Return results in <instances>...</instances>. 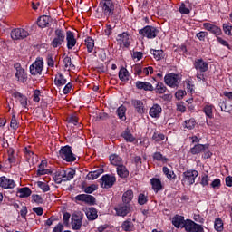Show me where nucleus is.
<instances>
[{
    "instance_id": "nucleus-35",
    "label": "nucleus",
    "mask_w": 232,
    "mask_h": 232,
    "mask_svg": "<svg viewBox=\"0 0 232 232\" xmlns=\"http://www.w3.org/2000/svg\"><path fill=\"white\" fill-rule=\"evenodd\" d=\"M67 81L66 78H64V75L58 73L55 75L54 78V84L57 86V88H61V86H64L66 84Z\"/></svg>"
},
{
    "instance_id": "nucleus-49",
    "label": "nucleus",
    "mask_w": 232,
    "mask_h": 232,
    "mask_svg": "<svg viewBox=\"0 0 232 232\" xmlns=\"http://www.w3.org/2000/svg\"><path fill=\"white\" fill-rule=\"evenodd\" d=\"M223 32L225 35H228V37H232V25L231 24H222Z\"/></svg>"
},
{
    "instance_id": "nucleus-8",
    "label": "nucleus",
    "mask_w": 232,
    "mask_h": 232,
    "mask_svg": "<svg viewBox=\"0 0 232 232\" xmlns=\"http://www.w3.org/2000/svg\"><path fill=\"white\" fill-rule=\"evenodd\" d=\"M140 35L141 37H146L147 39H155L159 34V30L157 27L152 25H146L142 29L139 30Z\"/></svg>"
},
{
    "instance_id": "nucleus-13",
    "label": "nucleus",
    "mask_w": 232,
    "mask_h": 232,
    "mask_svg": "<svg viewBox=\"0 0 232 232\" xmlns=\"http://www.w3.org/2000/svg\"><path fill=\"white\" fill-rule=\"evenodd\" d=\"M28 35H30V33L23 28H14L11 31V39L14 41H23V39H26Z\"/></svg>"
},
{
    "instance_id": "nucleus-47",
    "label": "nucleus",
    "mask_w": 232,
    "mask_h": 232,
    "mask_svg": "<svg viewBox=\"0 0 232 232\" xmlns=\"http://www.w3.org/2000/svg\"><path fill=\"white\" fill-rule=\"evenodd\" d=\"M203 112L208 119H213V105H205V107L203 108Z\"/></svg>"
},
{
    "instance_id": "nucleus-30",
    "label": "nucleus",
    "mask_w": 232,
    "mask_h": 232,
    "mask_svg": "<svg viewBox=\"0 0 232 232\" xmlns=\"http://www.w3.org/2000/svg\"><path fill=\"white\" fill-rule=\"evenodd\" d=\"M118 77L122 82L130 81V72L125 67H121L119 71Z\"/></svg>"
},
{
    "instance_id": "nucleus-19",
    "label": "nucleus",
    "mask_w": 232,
    "mask_h": 232,
    "mask_svg": "<svg viewBox=\"0 0 232 232\" xmlns=\"http://www.w3.org/2000/svg\"><path fill=\"white\" fill-rule=\"evenodd\" d=\"M65 41L67 43V49L72 50L77 44V39H75V34L72 31H66Z\"/></svg>"
},
{
    "instance_id": "nucleus-38",
    "label": "nucleus",
    "mask_w": 232,
    "mask_h": 232,
    "mask_svg": "<svg viewBox=\"0 0 232 232\" xmlns=\"http://www.w3.org/2000/svg\"><path fill=\"white\" fill-rule=\"evenodd\" d=\"M122 203L123 204H130L131 200H133V190L129 189L125 191L122 195Z\"/></svg>"
},
{
    "instance_id": "nucleus-20",
    "label": "nucleus",
    "mask_w": 232,
    "mask_h": 232,
    "mask_svg": "<svg viewBox=\"0 0 232 232\" xmlns=\"http://www.w3.org/2000/svg\"><path fill=\"white\" fill-rule=\"evenodd\" d=\"M208 148L209 144L198 143L190 148L189 153H191V155H199V153H203V151H206Z\"/></svg>"
},
{
    "instance_id": "nucleus-59",
    "label": "nucleus",
    "mask_w": 232,
    "mask_h": 232,
    "mask_svg": "<svg viewBox=\"0 0 232 232\" xmlns=\"http://www.w3.org/2000/svg\"><path fill=\"white\" fill-rule=\"evenodd\" d=\"M179 13L184 14L185 15H189V14L191 13V10L186 7V4L181 3V5H179Z\"/></svg>"
},
{
    "instance_id": "nucleus-64",
    "label": "nucleus",
    "mask_w": 232,
    "mask_h": 232,
    "mask_svg": "<svg viewBox=\"0 0 232 232\" xmlns=\"http://www.w3.org/2000/svg\"><path fill=\"white\" fill-rule=\"evenodd\" d=\"M32 198L33 201L35 202L36 204H43V202H44L43 197H41V195L38 194H33Z\"/></svg>"
},
{
    "instance_id": "nucleus-52",
    "label": "nucleus",
    "mask_w": 232,
    "mask_h": 232,
    "mask_svg": "<svg viewBox=\"0 0 232 232\" xmlns=\"http://www.w3.org/2000/svg\"><path fill=\"white\" fill-rule=\"evenodd\" d=\"M10 128H12V130H17V128H19V123L17 122V118H15L14 112L12 113Z\"/></svg>"
},
{
    "instance_id": "nucleus-5",
    "label": "nucleus",
    "mask_w": 232,
    "mask_h": 232,
    "mask_svg": "<svg viewBox=\"0 0 232 232\" xmlns=\"http://www.w3.org/2000/svg\"><path fill=\"white\" fill-rule=\"evenodd\" d=\"M180 81V76L175 72H170L164 76V82L167 86H169V88H179Z\"/></svg>"
},
{
    "instance_id": "nucleus-39",
    "label": "nucleus",
    "mask_w": 232,
    "mask_h": 232,
    "mask_svg": "<svg viewBox=\"0 0 232 232\" xmlns=\"http://www.w3.org/2000/svg\"><path fill=\"white\" fill-rule=\"evenodd\" d=\"M150 53L153 55L156 61H162V59L165 57L164 51L162 50L150 49Z\"/></svg>"
},
{
    "instance_id": "nucleus-61",
    "label": "nucleus",
    "mask_w": 232,
    "mask_h": 232,
    "mask_svg": "<svg viewBox=\"0 0 232 232\" xmlns=\"http://www.w3.org/2000/svg\"><path fill=\"white\" fill-rule=\"evenodd\" d=\"M97 189H99L97 185L92 184L85 188L84 193H88L90 195V194L93 193V191H97Z\"/></svg>"
},
{
    "instance_id": "nucleus-28",
    "label": "nucleus",
    "mask_w": 232,
    "mask_h": 232,
    "mask_svg": "<svg viewBox=\"0 0 232 232\" xmlns=\"http://www.w3.org/2000/svg\"><path fill=\"white\" fill-rule=\"evenodd\" d=\"M116 171H117V175L121 178V179H128V177H130V171L128 170V168H126V166L124 165H119L116 168Z\"/></svg>"
},
{
    "instance_id": "nucleus-7",
    "label": "nucleus",
    "mask_w": 232,
    "mask_h": 232,
    "mask_svg": "<svg viewBox=\"0 0 232 232\" xmlns=\"http://www.w3.org/2000/svg\"><path fill=\"white\" fill-rule=\"evenodd\" d=\"M44 68V60L41 57L36 58V60L30 65L29 70L31 75H41L43 73V69Z\"/></svg>"
},
{
    "instance_id": "nucleus-2",
    "label": "nucleus",
    "mask_w": 232,
    "mask_h": 232,
    "mask_svg": "<svg viewBox=\"0 0 232 232\" xmlns=\"http://www.w3.org/2000/svg\"><path fill=\"white\" fill-rule=\"evenodd\" d=\"M99 5L102 8V14L105 17H113V14L117 12V5L113 0H102Z\"/></svg>"
},
{
    "instance_id": "nucleus-37",
    "label": "nucleus",
    "mask_w": 232,
    "mask_h": 232,
    "mask_svg": "<svg viewBox=\"0 0 232 232\" xmlns=\"http://www.w3.org/2000/svg\"><path fill=\"white\" fill-rule=\"evenodd\" d=\"M17 195L20 197V198H26L32 195V189H30L28 187L21 188L17 191Z\"/></svg>"
},
{
    "instance_id": "nucleus-50",
    "label": "nucleus",
    "mask_w": 232,
    "mask_h": 232,
    "mask_svg": "<svg viewBox=\"0 0 232 232\" xmlns=\"http://www.w3.org/2000/svg\"><path fill=\"white\" fill-rule=\"evenodd\" d=\"M166 90H168V88L164 86V83L162 82L157 83L155 88L156 93H160V94L166 93Z\"/></svg>"
},
{
    "instance_id": "nucleus-11",
    "label": "nucleus",
    "mask_w": 232,
    "mask_h": 232,
    "mask_svg": "<svg viewBox=\"0 0 232 232\" xmlns=\"http://www.w3.org/2000/svg\"><path fill=\"white\" fill-rule=\"evenodd\" d=\"M14 68L16 70V81H18V82H22L23 84L24 82H26V81H28V74L26 73V71L21 66V63H15L14 64Z\"/></svg>"
},
{
    "instance_id": "nucleus-3",
    "label": "nucleus",
    "mask_w": 232,
    "mask_h": 232,
    "mask_svg": "<svg viewBox=\"0 0 232 232\" xmlns=\"http://www.w3.org/2000/svg\"><path fill=\"white\" fill-rule=\"evenodd\" d=\"M59 157H61L63 160H65V162H75V160H77V157H75V154L72 151V146L70 145L61 147Z\"/></svg>"
},
{
    "instance_id": "nucleus-54",
    "label": "nucleus",
    "mask_w": 232,
    "mask_h": 232,
    "mask_svg": "<svg viewBox=\"0 0 232 232\" xmlns=\"http://www.w3.org/2000/svg\"><path fill=\"white\" fill-rule=\"evenodd\" d=\"M37 186L42 189L44 193H47V191H50V185L48 183H44L43 181H37Z\"/></svg>"
},
{
    "instance_id": "nucleus-18",
    "label": "nucleus",
    "mask_w": 232,
    "mask_h": 232,
    "mask_svg": "<svg viewBox=\"0 0 232 232\" xmlns=\"http://www.w3.org/2000/svg\"><path fill=\"white\" fill-rule=\"evenodd\" d=\"M17 184L14 179H8L5 176L0 177V188L3 189H14Z\"/></svg>"
},
{
    "instance_id": "nucleus-46",
    "label": "nucleus",
    "mask_w": 232,
    "mask_h": 232,
    "mask_svg": "<svg viewBox=\"0 0 232 232\" xmlns=\"http://www.w3.org/2000/svg\"><path fill=\"white\" fill-rule=\"evenodd\" d=\"M199 179H200L199 184L200 186H202V188H206L209 186L210 179L208 174L203 173Z\"/></svg>"
},
{
    "instance_id": "nucleus-26",
    "label": "nucleus",
    "mask_w": 232,
    "mask_h": 232,
    "mask_svg": "<svg viewBox=\"0 0 232 232\" xmlns=\"http://www.w3.org/2000/svg\"><path fill=\"white\" fill-rule=\"evenodd\" d=\"M150 184L152 186L153 191L155 193H159V191H162L163 186H162V181L159 178H152L150 179Z\"/></svg>"
},
{
    "instance_id": "nucleus-24",
    "label": "nucleus",
    "mask_w": 232,
    "mask_h": 232,
    "mask_svg": "<svg viewBox=\"0 0 232 232\" xmlns=\"http://www.w3.org/2000/svg\"><path fill=\"white\" fill-rule=\"evenodd\" d=\"M136 88L138 90H144L145 92H153L155 88L153 85L148 82L137 81L136 82Z\"/></svg>"
},
{
    "instance_id": "nucleus-62",
    "label": "nucleus",
    "mask_w": 232,
    "mask_h": 232,
    "mask_svg": "<svg viewBox=\"0 0 232 232\" xmlns=\"http://www.w3.org/2000/svg\"><path fill=\"white\" fill-rule=\"evenodd\" d=\"M33 101L34 102H39V101H41V91L39 89L34 90L33 93Z\"/></svg>"
},
{
    "instance_id": "nucleus-63",
    "label": "nucleus",
    "mask_w": 232,
    "mask_h": 232,
    "mask_svg": "<svg viewBox=\"0 0 232 232\" xmlns=\"http://www.w3.org/2000/svg\"><path fill=\"white\" fill-rule=\"evenodd\" d=\"M134 75L140 77L142 75V64H136L133 67Z\"/></svg>"
},
{
    "instance_id": "nucleus-42",
    "label": "nucleus",
    "mask_w": 232,
    "mask_h": 232,
    "mask_svg": "<svg viewBox=\"0 0 232 232\" xmlns=\"http://www.w3.org/2000/svg\"><path fill=\"white\" fill-rule=\"evenodd\" d=\"M162 171L169 180H175L177 179V174L168 167H163Z\"/></svg>"
},
{
    "instance_id": "nucleus-53",
    "label": "nucleus",
    "mask_w": 232,
    "mask_h": 232,
    "mask_svg": "<svg viewBox=\"0 0 232 232\" xmlns=\"http://www.w3.org/2000/svg\"><path fill=\"white\" fill-rule=\"evenodd\" d=\"M138 204H140V206H144L145 204H148V196H145L144 193L139 194Z\"/></svg>"
},
{
    "instance_id": "nucleus-12",
    "label": "nucleus",
    "mask_w": 232,
    "mask_h": 232,
    "mask_svg": "<svg viewBox=\"0 0 232 232\" xmlns=\"http://www.w3.org/2000/svg\"><path fill=\"white\" fill-rule=\"evenodd\" d=\"M183 229H185L186 232H204L202 225L197 224L191 219H186Z\"/></svg>"
},
{
    "instance_id": "nucleus-9",
    "label": "nucleus",
    "mask_w": 232,
    "mask_h": 232,
    "mask_svg": "<svg viewBox=\"0 0 232 232\" xmlns=\"http://www.w3.org/2000/svg\"><path fill=\"white\" fill-rule=\"evenodd\" d=\"M130 102H131V106H133L138 115H144V113H148V107H146V101L131 99Z\"/></svg>"
},
{
    "instance_id": "nucleus-60",
    "label": "nucleus",
    "mask_w": 232,
    "mask_h": 232,
    "mask_svg": "<svg viewBox=\"0 0 232 232\" xmlns=\"http://www.w3.org/2000/svg\"><path fill=\"white\" fill-rule=\"evenodd\" d=\"M217 41L219 44H221V46H225L226 48H227V50H231V45L229 44V43L224 40L222 37H218Z\"/></svg>"
},
{
    "instance_id": "nucleus-4",
    "label": "nucleus",
    "mask_w": 232,
    "mask_h": 232,
    "mask_svg": "<svg viewBox=\"0 0 232 232\" xmlns=\"http://www.w3.org/2000/svg\"><path fill=\"white\" fill-rule=\"evenodd\" d=\"M181 184H188V186H193L197 177H198V170L196 169H188L182 174Z\"/></svg>"
},
{
    "instance_id": "nucleus-17",
    "label": "nucleus",
    "mask_w": 232,
    "mask_h": 232,
    "mask_svg": "<svg viewBox=\"0 0 232 232\" xmlns=\"http://www.w3.org/2000/svg\"><path fill=\"white\" fill-rule=\"evenodd\" d=\"M194 68L197 72H200V73H206V72L209 70V63L202 58L196 59L194 62Z\"/></svg>"
},
{
    "instance_id": "nucleus-10",
    "label": "nucleus",
    "mask_w": 232,
    "mask_h": 232,
    "mask_svg": "<svg viewBox=\"0 0 232 232\" xmlns=\"http://www.w3.org/2000/svg\"><path fill=\"white\" fill-rule=\"evenodd\" d=\"M133 207H131V204L128 203H120L114 207V211L116 212L117 217H128Z\"/></svg>"
},
{
    "instance_id": "nucleus-55",
    "label": "nucleus",
    "mask_w": 232,
    "mask_h": 232,
    "mask_svg": "<svg viewBox=\"0 0 232 232\" xmlns=\"http://www.w3.org/2000/svg\"><path fill=\"white\" fill-rule=\"evenodd\" d=\"M222 186V181L220 179L216 178L211 183H210V188H213V189H220Z\"/></svg>"
},
{
    "instance_id": "nucleus-29",
    "label": "nucleus",
    "mask_w": 232,
    "mask_h": 232,
    "mask_svg": "<svg viewBox=\"0 0 232 232\" xmlns=\"http://www.w3.org/2000/svg\"><path fill=\"white\" fill-rule=\"evenodd\" d=\"M51 17L49 15H42L37 20L39 28H47L50 25Z\"/></svg>"
},
{
    "instance_id": "nucleus-31",
    "label": "nucleus",
    "mask_w": 232,
    "mask_h": 232,
    "mask_svg": "<svg viewBox=\"0 0 232 232\" xmlns=\"http://www.w3.org/2000/svg\"><path fill=\"white\" fill-rule=\"evenodd\" d=\"M121 136L122 137V139H124V140H126V142L131 143L134 140H137V138H135V136L131 134V130H130V128H127L126 130H124Z\"/></svg>"
},
{
    "instance_id": "nucleus-6",
    "label": "nucleus",
    "mask_w": 232,
    "mask_h": 232,
    "mask_svg": "<svg viewBox=\"0 0 232 232\" xmlns=\"http://www.w3.org/2000/svg\"><path fill=\"white\" fill-rule=\"evenodd\" d=\"M115 182H117V178L111 174H104L99 179L101 188H103L104 189H110V188H113Z\"/></svg>"
},
{
    "instance_id": "nucleus-43",
    "label": "nucleus",
    "mask_w": 232,
    "mask_h": 232,
    "mask_svg": "<svg viewBox=\"0 0 232 232\" xmlns=\"http://www.w3.org/2000/svg\"><path fill=\"white\" fill-rule=\"evenodd\" d=\"M88 220H97L99 215L97 214V209L91 207L86 213Z\"/></svg>"
},
{
    "instance_id": "nucleus-34",
    "label": "nucleus",
    "mask_w": 232,
    "mask_h": 232,
    "mask_svg": "<svg viewBox=\"0 0 232 232\" xmlns=\"http://www.w3.org/2000/svg\"><path fill=\"white\" fill-rule=\"evenodd\" d=\"M152 159H153V160H156L157 162H162L163 164L169 162V159H168V157L162 155L161 152H154L152 155Z\"/></svg>"
},
{
    "instance_id": "nucleus-33",
    "label": "nucleus",
    "mask_w": 232,
    "mask_h": 232,
    "mask_svg": "<svg viewBox=\"0 0 232 232\" xmlns=\"http://www.w3.org/2000/svg\"><path fill=\"white\" fill-rule=\"evenodd\" d=\"M109 160L112 166H116L119 168V166L122 165V158L117 154H112L109 157Z\"/></svg>"
},
{
    "instance_id": "nucleus-40",
    "label": "nucleus",
    "mask_w": 232,
    "mask_h": 232,
    "mask_svg": "<svg viewBox=\"0 0 232 232\" xmlns=\"http://www.w3.org/2000/svg\"><path fill=\"white\" fill-rule=\"evenodd\" d=\"M76 173H77V171L75 170V169H68L64 170L63 182H68V181L72 180V179H73V177H75Z\"/></svg>"
},
{
    "instance_id": "nucleus-22",
    "label": "nucleus",
    "mask_w": 232,
    "mask_h": 232,
    "mask_svg": "<svg viewBox=\"0 0 232 232\" xmlns=\"http://www.w3.org/2000/svg\"><path fill=\"white\" fill-rule=\"evenodd\" d=\"M72 227L74 231H79V229L82 227V216H79L77 214L72 215Z\"/></svg>"
},
{
    "instance_id": "nucleus-23",
    "label": "nucleus",
    "mask_w": 232,
    "mask_h": 232,
    "mask_svg": "<svg viewBox=\"0 0 232 232\" xmlns=\"http://www.w3.org/2000/svg\"><path fill=\"white\" fill-rule=\"evenodd\" d=\"M184 224H186V220L184 219V216H180L176 214L172 218V225L177 227V229H180V227L184 228Z\"/></svg>"
},
{
    "instance_id": "nucleus-48",
    "label": "nucleus",
    "mask_w": 232,
    "mask_h": 232,
    "mask_svg": "<svg viewBox=\"0 0 232 232\" xmlns=\"http://www.w3.org/2000/svg\"><path fill=\"white\" fill-rule=\"evenodd\" d=\"M218 106L221 108V111H225L226 113L231 111V108L227 106V100H220Z\"/></svg>"
},
{
    "instance_id": "nucleus-51",
    "label": "nucleus",
    "mask_w": 232,
    "mask_h": 232,
    "mask_svg": "<svg viewBox=\"0 0 232 232\" xmlns=\"http://www.w3.org/2000/svg\"><path fill=\"white\" fill-rule=\"evenodd\" d=\"M63 64L65 68H71V70L75 69V65L72 63V58L70 56H66L63 59Z\"/></svg>"
},
{
    "instance_id": "nucleus-25",
    "label": "nucleus",
    "mask_w": 232,
    "mask_h": 232,
    "mask_svg": "<svg viewBox=\"0 0 232 232\" xmlns=\"http://www.w3.org/2000/svg\"><path fill=\"white\" fill-rule=\"evenodd\" d=\"M121 227L122 231L133 232V230L135 229V224H133L131 218H127L125 221L121 223Z\"/></svg>"
},
{
    "instance_id": "nucleus-36",
    "label": "nucleus",
    "mask_w": 232,
    "mask_h": 232,
    "mask_svg": "<svg viewBox=\"0 0 232 232\" xmlns=\"http://www.w3.org/2000/svg\"><path fill=\"white\" fill-rule=\"evenodd\" d=\"M127 108L124 105H121L120 107H118V109L116 110V115L119 117V119L121 121H126V111H127Z\"/></svg>"
},
{
    "instance_id": "nucleus-44",
    "label": "nucleus",
    "mask_w": 232,
    "mask_h": 232,
    "mask_svg": "<svg viewBox=\"0 0 232 232\" xmlns=\"http://www.w3.org/2000/svg\"><path fill=\"white\" fill-rule=\"evenodd\" d=\"M46 166H48V163L45 160L41 161L38 166L39 169L37 170V175L39 177H41V175H46L48 173V169H45Z\"/></svg>"
},
{
    "instance_id": "nucleus-27",
    "label": "nucleus",
    "mask_w": 232,
    "mask_h": 232,
    "mask_svg": "<svg viewBox=\"0 0 232 232\" xmlns=\"http://www.w3.org/2000/svg\"><path fill=\"white\" fill-rule=\"evenodd\" d=\"M14 99H18L21 106L26 108L28 106V98L23 93L16 92L13 93Z\"/></svg>"
},
{
    "instance_id": "nucleus-16",
    "label": "nucleus",
    "mask_w": 232,
    "mask_h": 232,
    "mask_svg": "<svg viewBox=\"0 0 232 232\" xmlns=\"http://www.w3.org/2000/svg\"><path fill=\"white\" fill-rule=\"evenodd\" d=\"M116 41L120 45L122 44L124 48H130V46L131 45V42H130L129 32H123L121 34H119L116 37Z\"/></svg>"
},
{
    "instance_id": "nucleus-58",
    "label": "nucleus",
    "mask_w": 232,
    "mask_h": 232,
    "mask_svg": "<svg viewBox=\"0 0 232 232\" xmlns=\"http://www.w3.org/2000/svg\"><path fill=\"white\" fill-rule=\"evenodd\" d=\"M195 119H189L185 121V128L187 130H193V128H195Z\"/></svg>"
},
{
    "instance_id": "nucleus-45",
    "label": "nucleus",
    "mask_w": 232,
    "mask_h": 232,
    "mask_svg": "<svg viewBox=\"0 0 232 232\" xmlns=\"http://www.w3.org/2000/svg\"><path fill=\"white\" fill-rule=\"evenodd\" d=\"M214 229L218 232L224 231V222L222 221V218H217L214 222Z\"/></svg>"
},
{
    "instance_id": "nucleus-1",
    "label": "nucleus",
    "mask_w": 232,
    "mask_h": 232,
    "mask_svg": "<svg viewBox=\"0 0 232 232\" xmlns=\"http://www.w3.org/2000/svg\"><path fill=\"white\" fill-rule=\"evenodd\" d=\"M66 43V32L63 29L56 28L51 41L52 48H61Z\"/></svg>"
},
{
    "instance_id": "nucleus-41",
    "label": "nucleus",
    "mask_w": 232,
    "mask_h": 232,
    "mask_svg": "<svg viewBox=\"0 0 232 232\" xmlns=\"http://www.w3.org/2000/svg\"><path fill=\"white\" fill-rule=\"evenodd\" d=\"M85 45L87 47L88 53H92V52H93V48H95V40L91 36H88L85 39Z\"/></svg>"
},
{
    "instance_id": "nucleus-21",
    "label": "nucleus",
    "mask_w": 232,
    "mask_h": 232,
    "mask_svg": "<svg viewBox=\"0 0 232 232\" xmlns=\"http://www.w3.org/2000/svg\"><path fill=\"white\" fill-rule=\"evenodd\" d=\"M162 113V107L159 103H154L152 107L150 108L149 115L152 119H159Z\"/></svg>"
},
{
    "instance_id": "nucleus-14",
    "label": "nucleus",
    "mask_w": 232,
    "mask_h": 232,
    "mask_svg": "<svg viewBox=\"0 0 232 232\" xmlns=\"http://www.w3.org/2000/svg\"><path fill=\"white\" fill-rule=\"evenodd\" d=\"M203 27L205 30H207V32H209V34L214 35L216 39H218V37H220V35H222V28H220V26L218 25L213 24L211 23H204Z\"/></svg>"
},
{
    "instance_id": "nucleus-32",
    "label": "nucleus",
    "mask_w": 232,
    "mask_h": 232,
    "mask_svg": "<svg viewBox=\"0 0 232 232\" xmlns=\"http://www.w3.org/2000/svg\"><path fill=\"white\" fill-rule=\"evenodd\" d=\"M104 173L103 169H100L98 170L91 171L87 174L86 179L87 180H95L101 177Z\"/></svg>"
},
{
    "instance_id": "nucleus-57",
    "label": "nucleus",
    "mask_w": 232,
    "mask_h": 232,
    "mask_svg": "<svg viewBox=\"0 0 232 232\" xmlns=\"http://www.w3.org/2000/svg\"><path fill=\"white\" fill-rule=\"evenodd\" d=\"M209 35V33L206 31H200L196 34V37L198 39V41H202L203 43L206 41V37Z\"/></svg>"
},
{
    "instance_id": "nucleus-15",
    "label": "nucleus",
    "mask_w": 232,
    "mask_h": 232,
    "mask_svg": "<svg viewBox=\"0 0 232 232\" xmlns=\"http://www.w3.org/2000/svg\"><path fill=\"white\" fill-rule=\"evenodd\" d=\"M74 198L78 202H84L85 204H88V206H95L97 204L95 197L88 194H80L75 196Z\"/></svg>"
},
{
    "instance_id": "nucleus-56",
    "label": "nucleus",
    "mask_w": 232,
    "mask_h": 232,
    "mask_svg": "<svg viewBox=\"0 0 232 232\" xmlns=\"http://www.w3.org/2000/svg\"><path fill=\"white\" fill-rule=\"evenodd\" d=\"M152 139L155 140V142H162V140L166 139V136L162 133L154 132Z\"/></svg>"
}]
</instances>
